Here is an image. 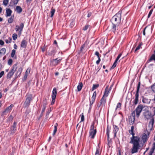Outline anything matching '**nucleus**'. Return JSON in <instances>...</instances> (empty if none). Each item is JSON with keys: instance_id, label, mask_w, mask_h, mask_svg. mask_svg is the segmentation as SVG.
<instances>
[{"instance_id": "1", "label": "nucleus", "mask_w": 155, "mask_h": 155, "mask_svg": "<svg viewBox=\"0 0 155 155\" xmlns=\"http://www.w3.org/2000/svg\"><path fill=\"white\" fill-rule=\"evenodd\" d=\"M140 138H139L131 140L130 143L133 144L131 150L132 153H136L138 152L139 147L140 146Z\"/></svg>"}, {"instance_id": "2", "label": "nucleus", "mask_w": 155, "mask_h": 155, "mask_svg": "<svg viewBox=\"0 0 155 155\" xmlns=\"http://www.w3.org/2000/svg\"><path fill=\"white\" fill-rule=\"evenodd\" d=\"M121 12L119 11L112 18V22L120 24L121 22Z\"/></svg>"}, {"instance_id": "3", "label": "nucleus", "mask_w": 155, "mask_h": 155, "mask_svg": "<svg viewBox=\"0 0 155 155\" xmlns=\"http://www.w3.org/2000/svg\"><path fill=\"white\" fill-rule=\"evenodd\" d=\"M26 97V100L24 102L23 105L25 107H28L30 104V102L32 100V96L31 94H27Z\"/></svg>"}, {"instance_id": "4", "label": "nucleus", "mask_w": 155, "mask_h": 155, "mask_svg": "<svg viewBox=\"0 0 155 155\" xmlns=\"http://www.w3.org/2000/svg\"><path fill=\"white\" fill-rule=\"evenodd\" d=\"M94 124L92 123L90 128L89 136H91V138L92 139H94V138L97 133L96 129H94Z\"/></svg>"}, {"instance_id": "5", "label": "nucleus", "mask_w": 155, "mask_h": 155, "mask_svg": "<svg viewBox=\"0 0 155 155\" xmlns=\"http://www.w3.org/2000/svg\"><path fill=\"white\" fill-rule=\"evenodd\" d=\"M140 85V82L138 83L137 85V90L135 95V98L134 101L133 102V103L135 105L137 104L138 101L139 92Z\"/></svg>"}, {"instance_id": "6", "label": "nucleus", "mask_w": 155, "mask_h": 155, "mask_svg": "<svg viewBox=\"0 0 155 155\" xmlns=\"http://www.w3.org/2000/svg\"><path fill=\"white\" fill-rule=\"evenodd\" d=\"M17 64H14L13 65L11 70L8 73L6 77L7 78H11V77L13 75L14 73L17 68Z\"/></svg>"}, {"instance_id": "7", "label": "nucleus", "mask_w": 155, "mask_h": 155, "mask_svg": "<svg viewBox=\"0 0 155 155\" xmlns=\"http://www.w3.org/2000/svg\"><path fill=\"white\" fill-rule=\"evenodd\" d=\"M62 60V58H58L55 59L51 60L50 65L51 66H56L59 64Z\"/></svg>"}, {"instance_id": "8", "label": "nucleus", "mask_w": 155, "mask_h": 155, "mask_svg": "<svg viewBox=\"0 0 155 155\" xmlns=\"http://www.w3.org/2000/svg\"><path fill=\"white\" fill-rule=\"evenodd\" d=\"M24 23H21L19 26L16 25L15 30L16 31H18V35L20 36L22 32L24 27Z\"/></svg>"}, {"instance_id": "9", "label": "nucleus", "mask_w": 155, "mask_h": 155, "mask_svg": "<svg viewBox=\"0 0 155 155\" xmlns=\"http://www.w3.org/2000/svg\"><path fill=\"white\" fill-rule=\"evenodd\" d=\"M135 111H133L131 113L128 118L129 123L131 125H132L134 124L135 119Z\"/></svg>"}, {"instance_id": "10", "label": "nucleus", "mask_w": 155, "mask_h": 155, "mask_svg": "<svg viewBox=\"0 0 155 155\" xmlns=\"http://www.w3.org/2000/svg\"><path fill=\"white\" fill-rule=\"evenodd\" d=\"M57 93V89L56 88H54L51 95V97L52 98V100L51 102V104L52 105L54 104L55 101V98L56 96Z\"/></svg>"}, {"instance_id": "11", "label": "nucleus", "mask_w": 155, "mask_h": 155, "mask_svg": "<svg viewBox=\"0 0 155 155\" xmlns=\"http://www.w3.org/2000/svg\"><path fill=\"white\" fill-rule=\"evenodd\" d=\"M143 108V107L141 104L139 105L135 109L136 112V116L137 117H138L141 112L142 109Z\"/></svg>"}, {"instance_id": "12", "label": "nucleus", "mask_w": 155, "mask_h": 155, "mask_svg": "<svg viewBox=\"0 0 155 155\" xmlns=\"http://www.w3.org/2000/svg\"><path fill=\"white\" fill-rule=\"evenodd\" d=\"M134 126H132L131 127V129L129 130V133L132 135V137L130 138L131 140L140 138L138 137L134 136L135 133L134 132Z\"/></svg>"}, {"instance_id": "13", "label": "nucleus", "mask_w": 155, "mask_h": 155, "mask_svg": "<svg viewBox=\"0 0 155 155\" xmlns=\"http://www.w3.org/2000/svg\"><path fill=\"white\" fill-rule=\"evenodd\" d=\"M143 115L145 118L147 119L152 118V116L151 112L149 110L145 111L143 113Z\"/></svg>"}, {"instance_id": "14", "label": "nucleus", "mask_w": 155, "mask_h": 155, "mask_svg": "<svg viewBox=\"0 0 155 155\" xmlns=\"http://www.w3.org/2000/svg\"><path fill=\"white\" fill-rule=\"evenodd\" d=\"M14 105L12 104H11L10 106L8 107L6 109L3 111L2 115L7 114L8 113L10 112L12 110V107Z\"/></svg>"}, {"instance_id": "15", "label": "nucleus", "mask_w": 155, "mask_h": 155, "mask_svg": "<svg viewBox=\"0 0 155 155\" xmlns=\"http://www.w3.org/2000/svg\"><path fill=\"white\" fill-rule=\"evenodd\" d=\"M154 121V118H152L151 120L149 122L148 127H147V128L148 130L151 131L152 130L153 127Z\"/></svg>"}, {"instance_id": "16", "label": "nucleus", "mask_w": 155, "mask_h": 155, "mask_svg": "<svg viewBox=\"0 0 155 155\" xmlns=\"http://www.w3.org/2000/svg\"><path fill=\"white\" fill-rule=\"evenodd\" d=\"M17 123L15 121L14 122L13 125L11 127L10 130L12 134H14L16 130V126Z\"/></svg>"}, {"instance_id": "17", "label": "nucleus", "mask_w": 155, "mask_h": 155, "mask_svg": "<svg viewBox=\"0 0 155 155\" xmlns=\"http://www.w3.org/2000/svg\"><path fill=\"white\" fill-rule=\"evenodd\" d=\"M110 131V129L108 128V126H107V133L106 134L107 137V141H108V145L109 146V147H110V145L111 142V139H110V140L109 139V133Z\"/></svg>"}, {"instance_id": "18", "label": "nucleus", "mask_w": 155, "mask_h": 155, "mask_svg": "<svg viewBox=\"0 0 155 155\" xmlns=\"http://www.w3.org/2000/svg\"><path fill=\"white\" fill-rule=\"evenodd\" d=\"M112 26L111 28V30L113 32L115 33L116 30L118 29L117 27L119 26L120 24L113 22H112Z\"/></svg>"}, {"instance_id": "19", "label": "nucleus", "mask_w": 155, "mask_h": 155, "mask_svg": "<svg viewBox=\"0 0 155 155\" xmlns=\"http://www.w3.org/2000/svg\"><path fill=\"white\" fill-rule=\"evenodd\" d=\"M113 131L114 134V137H116V134L119 130V128L116 125L113 124Z\"/></svg>"}, {"instance_id": "20", "label": "nucleus", "mask_w": 155, "mask_h": 155, "mask_svg": "<svg viewBox=\"0 0 155 155\" xmlns=\"http://www.w3.org/2000/svg\"><path fill=\"white\" fill-rule=\"evenodd\" d=\"M19 1V0H11L9 3V6H13L16 5Z\"/></svg>"}, {"instance_id": "21", "label": "nucleus", "mask_w": 155, "mask_h": 155, "mask_svg": "<svg viewBox=\"0 0 155 155\" xmlns=\"http://www.w3.org/2000/svg\"><path fill=\"white\" fill-rule=\"evenodd\" d=\"M142 101L143 103L149 104L150 103L151 100L143 97Z\"/></svg>"}, {"instance_id": "22", "label": "nucleus", "mask_w": 155, "mask_h": 155, "mask_svg": "<svg viewBox=\"0 0 155 155\" xmlns=\"http://www.w3.org/2000/svg\"><path fill=\"white\" fill-rule=\"evenodd\" d=\"M22 71V68L20 67L18 68L17 71V72L15 74V76L17 78L20 76Z\"/></svg>"}, {"instance_id": "23", "label": "nucleus", "mask_w": 155, "mask_h": 155, "mask_svg": "<svg viewBox=\"0 0 155 155\" xmlns=\"http://www.w3.org/2000/svg\"><path fill=\"white\" fill-rule=\"evenodd\" d=\"M27 42L25 40H23L21 45V48H25L27 46Z\"/></svg>"}, {"instance_id": "24", "label": "nucleus", "mask_w": 155, "mask_h": 155, "mask_svg": "<svg viewBox=\"0 0 155 155\" xmlns=\"http://www.w3.org/2000/svg\"><path fill=\"white\" fill-rule=\"evenodd\" d=\"M110 92V90H108V86H107L106 87L105 89L103 96H105L106 97H107L108 96V94Z\"/></svg>"}, {"instance_id": "25", "label": "nucleus", "mask_w": 155, "mask_h": 155, "mask_svg": "<svg viewBox=\"0 0 155 155\" xmlns=\"http://www.w3.org/2000/svg\"><path fill=\"white\" fill-rule=\"evenodd\" d=\"M12 12V11L10 8H7L6 9V17H8L11 15Z\"/></svg>"}, {"instance_id": "26", "label": "nucleus", "mask_w": 155, "mask_h": 155, "mask_svg": "<svg viewBox=\"0 0 155 155\" xmlns=\"http://www.w3.org/2000/svg\"><path fill=\"white\" fill-rule=\"evenodd\" d=\"M16 9V12L18 13H20L22 12V9L20 6H17Z\"/></svg>"}, {"instance_id": "27", "label": "nucleus", "mask_w": 155, "mask_h": 155, "mask_svg": "<svg viewBox=\"0 0 155 155\" xmlns=\"http://www.w3.org/2000/svg\"><path fill=\"white\" fill-rule=\"evenodd\" d=\"M83 87V84L82 82H80L79 83V84L77 86V89L78 91H80L81 90Z\"/></svg>"}, {"instance_id": "28", "label": "nucleus", "mask_w": 155, "mask_h": 155, "mask_svg": "<svg viewBox=\"0 0 155 155\" xmlns=\"http://www.w3.org/2000/svg\"><path fill=\"white\" fill-rule=\"evenodd\" d=\"M104 96H103L101 100V105L103 104L104 105L105 104L106 99L104 98Z\"/></svg>"}, {"instance_id": "29", "label": "nucleus", "mask_w": 155, "mask_h": 155, "mask_svg": "<svg viewBox=\"0 0 155 155\" xmlns=\"http://www.w3.org/2000/svg\"><path fill=\"white\" fill-rule=\"evenodd\" d=\"M147 136L145 133H144L143 135L142 138L143 142L146 141L147 140Z\"/></svg>"}, {"instance_id": "30", "label": "nucleus", "mask_w": 155, "mask_h": 155, "mask_svg": "<svg viewBox=\"0 0 155 155\" xmlns=\"http://www.w3.org/2000/svg\"><path fill=\"white\" fill-rule=\"evenodd\" d=\"M58 126V124L57 123H56L54 126V129L53 131V135L54 136L56 133L57 131V127Z\"/></svg>"}, {"instance_id": "31", "label": "nucleus", "mask_w": 155, "mask_h": 155, "mask_svg": "<svg viewBox=\"0 0 155 155\" xmlns=\"http://www.w3.org/2000/svg\"><path fill=\"white\" fill-rule=\"evenodd\" d=\"M151 88L153 92L155 93V83L151 86ZM153 100L155 101V95L154 96V98Z\"/></svg>"}, {"instance_id": "32", "label": "nucleus", "mask_w": 155, "mask_h": 155, "mask_svg": "<svg viewBox=\"0 0 155 155\" xmlns=\"http://www.w3.org/2000/svg\"><path fill=\"white\" fill-rule=\"evenodd\" d=\"M55 11V9L53 7H52L51 9V11L50 12L51 14V15L50 16L52 18L53 17Z\"/></svg>"}, {"instance_id": "33", "label": "nucleus", "mask_w": 155, "mask_h": 155, "mask_svg": "<svg viewBox=\"0 0 155 155\" xmlns=\"http://www.w3.org/2000/svg\"><path fill=\"white\" fill-rule=\"evenodd\" d=\"M101 153V152L100 151L99 147L97 148L95 152V155H100Z\"/></svg>"}, {"instance_id": "34", "label": "nucleus", "mask_w": 155, "mask_h": 155, "mask_svg": "<svg viewBox=\"0 0 155 155\" xmlns=\"http://www.w3.org/2000/svg\"><path fill=\"white\" fill-rule=\"evenodd\" d=\"M99 84H94L92 88V91H93L94 90L97 89L99 86Z\"/></svg>"}, {"instance_id": "35", "label": "nucleus", "mask_w": 155, "mask_h": 155, "mask_svg": "<svg viewBox=\"0 0 155 155\" xmlns=\"http://www.w3.org/2000/svg\"><path fill=\"white\" fill-rule=\"evenodd\" d=\"M56 51L54 49H53L51 51V52L50 53V54L51 56H54L56 53Z\"/></svg>"}, {"instance_id": "36", "label": "nucleus", "mask_w": 155, "mask_h": 155, "mask_svg": "<svg viewBox=\"0 0 155 155\" xmlns=\"http://www.w3.org/2000/svg\"><path fill=\"white\" fill-rule=\"evenodd\" d=\"M6 52V49L5 48H2L0 51V54H5Z\"/></svg>"}, {"instance_id": "37", "label": "nucleus", "mask_w": 155, "mask_h": 155, "mask_svg": "<svg viewBox=\"0 0 155 155\" xmlns=\"http://www.w3.org/2000/svg\"><path fill=\"white\" fill-rule=\"evenodd\" d=\"M13 17L14 16H13V17L11 16L10 18L8 19V21L9 23H11L13 22Z\"/></svg>"}, {"instance_id": "38", "label": "nucleus", "mask_w": 155, "mask_h": 155, "mask_svg": "<svg viewBox=\"0 0 155 155\" xmlns=\"http://www.w3.org/2000/svg\"><path fill=\"white\" fill-rule=\"evenodd\" d=\"M155 149V147H153L149 152V155H152L154 150Z\"/></svg>"}, {"instance_id": "39", "label": "nucleus", "mask_w": 155, "mask_h": 155, "mask_svg": "<svg viewBox=\"0 0 155 155\" xmlns=\"http://www.w3.org/2000/svg\"><path fill=\"white\" fill-rule=\"evenodd\" d=\"M94 54L97 56L98 58H100L101 57V55L100 54L99 52L97 51H96L95 52Z\"/></svg>"}, {"instance_id": "40", "label": "nucleus", "mask_w": 155, "mask_h": 155, "mask_svg": "<svg viewBox=\"0 0 155 155\" xmlns=\"http://www.w3.org/2000/svg\"><path fill=\"white\" fill-rule=\"evenodd\" d=\"M16 51L15 50L13 49L12 50V53L11 54V57L12 58H13L15 54Z\"/></svg>"}, {"instance_id": "41", "label": "nucleus", "mask_w": 155, "mask_h": 155, "mask_svg": "<svg viewBox=\"0 0 155 155\" xmlns=\"http://www.w3.org/2000/svg\"><path fill=\"white\" fill-rule=\"evenodd\" d=\"M90 27V25H87L83 27V30L84 31L87 30Z\"/></svg>"}, {"instance_id": "42", "label": "nucleus", "mask_w": 155, "mask_h": 155, "mask_svg": "<svg viewBox=\"0 0 155 155\" xmlns=\"http://www.w3.org/2000/svg\"><path fill=\"white\" fill-rule=\"evenodd\" d=\"M117 61L115 60L114 62L113 65H112V66L111 67V69H114V68L116 66L117 64Z\"/></svg>"}, {"instance_id": "43", "label": "nucleus", "mask_w": 155, "mask_h": 155, "mask_svg": "<svg viewBox=\"0 0 155 155\" xmlns=\"http://www.w3.org/2000/svg\"><path fill=\"white\" fill-rule=\"evenodd\" d=\"M17 35L15 33H14L12 35L13 39L14 40H15L17 38Z\"/></svg>"}, {"instance_id": "44", "label": "nucleus", "mask_w": 155, "mask_h": 155, "mask_svg": "<svg viewBox=\"0 0 155 155\" xmlns=\"http://www.w3.org/2000/svg\"><path fill=\"white\" fill-rule=\"evenodd\" d=\"M95 99L91 98V100L90 101V106H91L95 101Z\"/></svg>"}, {"instance_id": "45", "label": "nucleus", "mask_w": 155, "mask_h": 155, "mask_svg": "<svg viewBox=\"0 0 155 155\" xmlns=\"http://www.w3.org/2000/svg\"><path fill=\"white\" fill-rule=\"evenodd\" d=\"M81 116V121L80 122L83 121L84 120V116L83 113H82L80 115Z\"/></svg>"}, {"instance_id": "46", "label": "nucleus", "mask_w": 155, "mask_h": 155, "mask_svg": "<svg viewBox=\"0 0 155 155\" xmlns=\"http://www.w3.org/2000/svg\"><path fill=\"white\" fill-rule=\"evenodd\" d=\"M121 105V104L120 103H118L117 105L116 110H117L118 108H120Z\"/></svg>"}, {"instance_id": "47", "label": "nucleus", "mask_w": 155, "mask_h": 155, "mask_svg": "<svg viewBox=\"0 0 155 155\" xmlns=\"http://www.w3.org/2000/svg\"><path fill=\"white\" fill-rule=\"evenodd\" d=\"M9 2V0H4L3 1V4L6 6L7 5Z\"/></svg>"}, {"instance_id": "48", "label": "nucleus", "mask_w": 155, "mask_h": 155, "mask_svg": "<svg viewBox=\"0 0 155 155\" xmlns=\"http://www.w3.org/2000/svg\"><path fill=\"white\" fill-rule=\"evenodd\" d=\"M141 45H142V44L140 43L138 45V46L136 48V49H135V52H136L137 50L139 49L140 48H141Z\"/></svg>"}, {"instance_id": "49", "label": "nucleus", "mask_w": 155, "mask_h": 155, "mask_svg": "<svg viewBox=\"0 0 155 155\" xmlns=\"http://www.w3.org/2000/svg\"><path fill=\"white\" fill-rule=\"evenodd\" d=\"M47 105L46 101H43V103L42 105V108H46V106Z\"/></svg>"}, {"instance_id": "50", "label": "nucleus", "mask_w": 155, "mask_h": 155, "mask_svg": "<svg viewBox=\"0 0 155 155\" xmlns=\"http://www.w3.org/2000/svg\"><path fill=\"white\" fill-rule=\"evenodd\" d=\"M96 96V91H95L94 92V93L93 94V95L91 97V98H93V99H95Z\"/></svg>"}, {"instance_id": "51", "label": "nucleus", "mask_w": 155, "mask_h": 155, "mask_svg": "<svg viewBox=\"0 0 155 155\" xmlns=\"http://www.w3.org/2000/svg\"><path fill=\"white\" fill-rule=\"evenodd\" d=\"M13 62L12 60L11 59H10L8 61V64L9 65H12Z\"/></svg>"}, {"instance_id": "52", "label": "nucleus", "mask_w": 155, "mask_h": 155, "mask_svg": "<svg viewBox=\"0 0 155 155\" xmlns=\"http://www.w3.org/2000/svg\"><path fill=\"white\" fill-rule=\"evenodd\" d=\"M153 9H152L150 11V12H149V14L148 15V17H147L148 18H149L150 17V16H151V15L152 14V13L153 12Z\"/></svg>"}, {"instance_id": "53", "label": "nucleus", "mask_w": 155, "mask_h": 155, "mask_svg": "<svg viewBox=\"0 0 155 155\" xmlns=\"http://www.w3.org/2000/svg\"><path fill=\"white\" fill-rule=\"evenodd\" d=\"M122 55V53H120V54H119L118 56L117 57L116 59L115 60L117 61H118V60H119V59L120 58V57Z\"/></svg>"}, {"instance_id": "54", "label": "nucleus", "mask_w": 155, "mask_h": 155, "mask_svg": "<svg viewBox=\"0 0 155 155\" xmlns=\"http://www.w3.org/2000/svg\"><path fill=\"white\" fill-rule=\"evenodd\" d=\"M51 110L50 109H49L48 111L46 112V117H47V118H48V116L49 115V113L51 112Z\"/></svg>"}, {"instance_id": "55", "label": "nucleus", "mask_w": 155, "mask_h": 155, "mask_svg": "<svg viewBox=\"0 0 155 155\" xmlns=\"http://www.w3.org/2000/svg\"><path fill=\"white\" fill-rule=\"evenodd\" d=\"M85 44L83 45L81 47L80 51L81 52H82L83 51V49L85 47Z\"/></svg>"}, {"instance_id": "56", "label": "nucleus", "mask_w": 155, "mask_h": 155, "mask_svg": "<svg viewBox=\"0 0 155 155\" xmlns=\"http://www.w3.org/2000/svg\"><path fill=\"white\" fill-rule=\"evenodd\" d=\"M4 71H2L0 73V78H1V77L4 75Z\"/></svg>"}, {"instance_id": "57", "label": "nucleus", "mask_w": 155, "mask_h": 155, "mask_svg": "<svg viewBox=\"0 0 155 155\" xmlns=\"http://www.w3.org/2000/svg\"><path fill=\"white\" fill-rule=\"evenodd\" d=\"M101 61V59L100 58H98V60L96 61V64L97 65L99 64Z\"/></svg>"}, {"instance_id": "58", "label": "nucleus", "mask_w": 155, "mask_h": 155, "mask_svg": "<svg viewBox=\"0 0 155 155\" xmlns=\"http://www.w3.org/2000/svg\"><path fill=\"white\" fill-rule=\"evenodd\" d=\"M4 44V42L2 40H0V45H3Z\"/></svg>"}, {"instance_id": "59", "label": "nucleus", "mask_w": 155, "mask_h": 155, "mask_svg": "<svg viewBox=\"0 0 155 155\" xmlns=\"http://www.w3.org/2000/svg\"><path fill=\"white\" fill-rule=\"evenodd\" d=\"M12 41V39L11 38H10V40L9 41H8V40H5V42L6 43H10V42H11V41Z\"/></svg>"}, {"instance_id": "60", "label": "nucleus", "mask_w": 155, "mask_h": 155, "mask_svg": "<svg viewBox=\"0 0 155 155\" xmlns=\"http://www.w3.org/2000/svg\"><path fill=\"white\" fill-rule=\"evenodd\" d=\"M92 15V13L91 12H89L87 15V17H90Z\"/></svg>"}, {"instance_id": "61", "label": "nucleus", "mask_w": 155, "mask_h": 155, "mask_svg": "<svg viewBox=\"0 0 155 155\" xmlns=\"http://www.w3.org/2000/svg\"><path fill=\"white\" fill-rule=\"evenodd\" d=\"M146 28V27H145L143 29V34L144 35H145V29Z\"/></svg>"}, {"instance_id": "62", "label": "nucleus", "mask_w": 155, "mask_h": 155, "mask_svg": "<svg viewBox=\"0 0 155 155\" xmlns=\"http://www.w3.org/2000/svg\"><path fill=\"white\" fill-rule=\"evenodd\" d=\"M45 110V108H42V111H41V113H43L44 112Z\"/></svg>"}, {"instance_id": "63", "label": "nucleus", "mask_w": 155, "mask_h": 155, "mask_svg": "<svg viewBox=\"0 0 155 155\" xmlns=\"http://www.w3.org/2000/svg\"><path fill=\"white\" fill-rule=\"evenodd\" d=\"M14 48L15 49H17V45L15 44H14Z\"/></svg>"}, {"instance_id": "64", "label": "nucleus", "mask_w": 155, "mask_h": 155, "mask_svg": "<svg viewBox=\"0 0 155 155\" xmlns=\"http://www.w3.org/2000/svg\"><path fill=\"white\" fill-rule=\"evenodd\" d=\"M27 71L26 72V73H25V76H24V78H26L27 77Z\"/></svg>"}]
</instances>
